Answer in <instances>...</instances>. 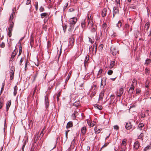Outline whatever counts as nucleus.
Here are the masks:
<instances>
[{"label": "nucleus", "instance_id": "1", "mask_svg": "<svg viewBox=\"0 0 151 151\" xmlns=\"http://www.w3.org/2000/svg\"><path fill=\"white\" fill-rule=\"evenodd\" d=\"M77 21V19L76 17H72L70 19V28L69 30V31H72L73 29L74 26Z\"/></svg>", "mask_w": 151, "mask_h": 151}, {"label": "nucleus", "instance_id": "2", "mask_svg": "<svg viewBox=\"0 0 151 151\" xmlns=\"http://www.w3.org/2000/svg\"><path fill=\"white\" fill-rule=\"evenodd\" d=\"M97 35V33L96 31V29L95 28H93L91 30V32L90 33V35L92 38H94V37H95V38L96 40H99V38L98 37H96Z\"/></svg>", "mask_w": 151, "mask_h": 151}, {"label": "nucleus", "instance_id": "3", "mask_svg": "<svg viewBox=\"0 0 151 151\" xmlns=\"http://www.w3.org/2000/svg\"><path fill=\"white\" fill-rule=\"evenodd\" d=\"M132 127V125L130 122H128L126 123L125 128L127 130L131 129Z\"/></svg>", "mask_w": 151, "mask_h": 151}, {"label": "nucleus", "instance_id": "4", "mask_svg": "<svg viewBox=\"0 0 151 151\" xmlns=\"http://www.w3.org/2000/svg\"><path fill=\"white\" fill-rule=\"evenodd\" d=\"M89 58V56L87 55L85 57V59L84 61V65L85 68L88 65V63Z\"/></svg>", "mask_w": 151, "mask_h": 151}, {"label": "nucleus", "instance_id": "5", "mask_svg": "<svg viewBox=\"0 0 151 151\" xmlns=\"http://www.w3.org/2000/svg\"><path fill=\"white\" fill-rule=\"evenodd\" d=\"M140 146V144L139 142L138 141H136L134 144V150H137Z\"/></svg>", "mask_w": 151, "mask_h": 151}, {"label": "nucleus", "instance_id": "6", "mask_svg": "<svg viewBox=\"0 0 151 151\" xmlns=\"http://www.w3.org/2000/svg\"><path fill=\"white\" fill-rule=\"evenodd\" d=\"M124 92L123 89V88H120L119 90V91L118 92L117 95L118 96L120 97L122 95Z\"/></svg>", "mask_w": 151, "mask_h": 151}, {"label": "nucleus", "instance_id": "7", "mask_svg": "<svg viewBox=\"0 0 151 151\" xmlns=\"http://www.w3.org/2000/svg\"><path fill=\"white\" fill-rule=\"evenodd\" d=\"M131 86L132 87L130 88L128 92L129 93L131 94L133 93L134 91V84H132Z\"/></svg>", "mask_w": 151, "mask_h": 151}, {"label": "nucleus", "instance_id": "8", "mask_svg": "<svg viewBox=\"0 0 151 151\" xmlns=\"http://www.w3.org/2000/svg\"><path fill=\"white\" fill-rule=\"evenodd\" d=\"M119 13V10L116 8L114 7L113 12V17H114L115 15Z\"/></svg>", "mask_w": 151, "mask_h": 151}, {"label": "nucleus", "instance_id": "9", "mask_svg": "<svg viewBox=\"0 0 151 151\" xmlns=\"http://www.w3.org/2000/svg\"><path fill=\"white\" fill-rule=\"evenodd\" d=\"M86 129L85 126L82 127L81 129V132L84 135L86 134Z\"/></svg>", "mask_w": 151, "mask_h": 151}, {"label": "nucleus", "instance_id": "10", "mask_svg": "<svg viewBox=\"0 0 151 151\" xmlns=\"http://www.w3.org/2000/svg\"><path fill=\"white\" fill-rule=\"evenodd\" d=\"M107 9L106 8H104L102 12V16L103 17H105L106 14V12Z\"/></svg>", "mask_w": 151, "mask_h": 151}, {"label": "nucleus", "instance_id": "11", "mask_svg": "<svg viewBox=\"0 0 151 151\" xmlns=\"http://www.w3.org/2000/svg\"><path fill=\"white\" fill-rule=\"evenodd\" d=\"M93 22L91 19L89 20L88 23V26L89 27H91L93 25Z\"/></svg>", "mask_w": 151, "mask_h": 151}, {"label": "nucleus", "instance_id": "12", "mask_svg": "<svg viewBox=\"0 0 151 151\" xmlns=\"http://www.w3.org/2000/svg\"><path fill=\"white\" fill-rule=\"evenodd\" d=\"M104 91H101L99 94V99L100 100L102 99H103V96H104Z\"/></svg>", "mask_w": 151, "mask_h": 151}, {"label": "nucleus", "instance_id": "13", "mask_svg": "<svg viewBox=\"0 0 151 151\" xmlns=\"http://www.w3.org/2000/svg\"><path fill=\"white\" fill-rule=\"evenodd\" d=\"M16 54V52L15 51V50H14V51L12 52V55L11 57V58L10 61H12L11 59L12 58V60H13V59H14V57L15 56Z\"/></svg>", "mask_w": 151, "mask_h": 151}, {"label": "nucleus", "instance_id": "14", "mask_svg": "<svg viewBox=\"0 0 151 151\" xmlns=\"http://www.w3.org/2000/svg\"><path fill=\"white\" fill-rule=\"evenodd\" d=\"M11 104V101H8L6 103V109L8 111Z\"/></svg>", "mask_w": 151, "mask_h": 151}, {"label": "nucleus", "instance_id": "15", "mask_svg": "<svg viewBox=\"0 0 151 151\" xmlns=\"http://www.w3.org/2000/svg\"><path fill=\"white\" fill-rule=\"evenodd\" d=\"M9 27L8 28L12 29L14 27V23L12 21L9 22Z\"/></svg>", "mask_w": 151, "mask_h": 151}, {"label": "nucleus", "instance_id": "16", "mask_svg": "<svg viewBox=\"0 0 151 151\" xmlns=\"http://www.w3.org/2000/svg\"><path fill=\"white\" fill-rule=\"evenodd\" d=\"M17 87L16 86H14V95L15 96L17 93Z\"/></svg>", "mask_w": 151, "mask_h": 151}, {"label": "nucleus", "instance_id": "17", "mask_svg": "<svg viewBox=\"0 0 151 151\" xmlns=\"http://www.w3.org/2000/svg\"><path fill=\"white\" fill-rule=\"evenodd\" d=\"M73 126V124L72 122H69L68 123L67 125L66 126V127L67 128H69Z\"/></svg>", "mask_w": 151, "mask_h": 151}, {"label": "nucleus", "instance_id": "18", "mask_svg": "<svg viewBox=\"0 0 151 151\" xmlns=\"http://www.w3.org/2000/svg\"><path fill=\"white\" fill-rule=\"evenodd\" d=\"M12 29L8 28V35L10 37L12 36Z\"/></svg>", "mask_w": 151, "mask_h": 151}, {"label": "nucleus", "instance_id": "19", "mask_svg": "<svg viewBox=\"0 0 151 151\" xmlns=\"http://www.w3.org/2000/svg\"><path fill=\"white\" fill-rule=\"evenodd\" d=\"M71 73V71H70L69 72V73L68 74V76L66 78V79L65 80V83L67 82H68V80H69L70 78V76Z\"/></svg>", "mask_w": 151, "mask_h": 151}, {"label": "nucleus", "instance_id": "20", "mask_svg": "<svg viewBox=\"0 0 151 151\" xmlns=\"http://www.w3.org/2000/svg\"><path fill=\"white\" fill-rule=\"evenodd\" d=\"M150 23L149 22H147L145 24V28L146 27V26L147 27L146 28V30L147 31L150 27Z\"/></svg>", "mask_w": 151, "mask_h": 151}, {"label": "nucleus", "instance_id": "21", "mask_svg": "<svg viewBox=\"0 0 151 151\" xmlns=\"http://www.w3.org/2000/svg\"><path fill=\"white\" fill-rule=\"evenodd\" d=\"M115 62L114 61H111L110 64L109 68H113Z\"/></svg>", "mask_w": 151, "mask_h": 151}, {"label": "nucleus", "instance_id": "22", "mask_svg": "<svg viewBox=\"0 0 151 151\" xmlns=\"http://www.w3.org/2000/svg\"><path fill=\"white\" fill-rule=\"evenodd\" d=\"M14 12H13L12 14L10 16V18L9 19V22H10V21H12L13 19V18L14 17Z\"/></svg>", "mask_w": 151, "mask_h": 151}, {"label": "nucleus", "instance_id": "23", "mask_svg": "<svg viewBox=\"0 0 151 151\" xmlns=\"http://www.w3.org/2000/svg\"><path fill=\"white\" fill-rule=\"evenodd\" d=\"M144 126V124L143 123H140L138 126V128L140 130L142 129V128Z\"/></svg>", "mask_w": 151, "mask_h": 151}, {"label": "nucleus", "instance_id": "24", "mask_svg": "<svg viewBox=\"0 0 151 151\" xmlns=\"http://www.w3.org/2000/svg\"><path fill=\"white\" fill-rule=\"evenodd\" d=\"M14 66H12L11 68L10 73H14Z\"/></svg>", "mask_w": 151, "mask_h": 151}, {"label": "nucleus", "instance_id": "25", "mask_svg": "<svg viewBox=\"0 0 151 151\" xmlns=\"http://www.w3.org/2000/svg\"><path fill=\"white\" fill-rule=\"evenodd\" d=\"M101 130V129H99L97 127H96L95 128V131L96 132H97V133H99L100 132V131Z\"/></svg>", "mask_w": 151, "mask_h": 151}, {"label": "nucleus", "instance_id": "26", "mask_svg": "<svg viewBox=\"0 0 151 151\" xmlns=\"http://www.w3.org/2000/svg\"><path fill=\"white\" fill-rule=\"evenodd\" d=\"M95 108L98 109L99 110H101L102 109V107L101 106H99L97 105H96Z\"/></svg>", "mask_w": 151, "mask_h": 151}, {"label": "nucleus", "instance_id": "27", "mask_svg": "<svg viewBox=\"0 0 151 151\" xmlns=\"http://www.w3.org/2000/svg\"><path fill=\"white\" fill-rule=\"evenodd\" d=\"M47 14L46 13H42L41 14V17L42 18L47 16Z\"/></svg>", "mask_w": 151, "mask_h": 151}, {"label": "nucleus", "instance_id": "28", "mask_svg": "<svg viewBox=\"0 0 151 151\" xmlns=\"http://www.w3.org/2000/svg\"><path fill=\"white\" fill-rule=\"evenodd\" d=\"M151 61V60L150 59L146 60L145 64L148 65L150 63Z\"/></svg>", "mask_w": 151, "mask_h": 151}, {"label": "nucleus", "instance_id": "29", "mask_svg": "<svg viewBox=\"0 0 151 151\" xmlns=\"http://www.w3.org/2000/svg\"><path fill=\"white\" fill-rule=\"evenodd\" d=\"M14 73H10V79L11 80L13 79L14 78Z\"/></svg>", "mask_w": 151, "mask_h": 151}, {"label": "nucleus", "instance_id": "30", "mask_svg": "<svg viewBox=\"0 0 151 151\" xmlns=\"http://www.w3.org/2000/svg\"><path fill=\"white\" fill-rule=\"evenodd\" d=\"M144 136V135L143 133H141L140 135L139 136L138 139H142V140H143V137Z\"/></svg>", "mask_w": 151, "mask_h": 151}, {"label": "nucleus", "instance_id": "31", "mask_svg": "<svg viewBox=\"0 0 151 151\" xmlns=\"http://www.w3.org/2000/svg\"><path fill=\"white\" fill-rule=\"evenodd\" d=\"M132 84H134V85L135 84V85H137V81L136 79L134 78L133 79V81H132Z\"/></svg>", "mask_w": 151, "mask_h": 151}, {"label": "nucleus", "instance_id": "32", "mask_svg": "<svg viewBox=\"0 0 151 151\" xmlns=\"http://www.w3.org/2000/svg\"><path fill=\"white\" fill-rule=\"evenodd\" d=\"M126 139H124L122 140V145L125 146L126 145Z\"/></svg>", "mask_w": 151, "mask_h": 151}, {"label": "nucleus", "instance_id": "33", "mask_svg": "<svg viewBox=\"0 0 151 151\" xmlns=\"http://www.w3.org/2000/svg\"><path fill=\"white\" fill-rule=\"evenodd\" d=\"M84 83H82L79 86V88L80 89H83L84 88Z\"/></svg>", "mask_w": 151, "mask_h": 151}, {"label": "nucleus", "instance_id": "34", "mask_svg": "<svg viewBox=\"0 0 151 151\" xmlns=\"http://www.w3.org/2000/svg\"><path fill=\"white\" fill-rule=\"evenodd\" d=\"M117 26L119 28L120 27H121L122 26V23L120 21H119V22H118V23L116 24Z\"/></svg>", "mask_w": 151, "mask_h": 151}, {"label": "nucleus", "instance_id": "35", "mask_svg": "<svg viewBox=\"0 0 151 151\" xmlns=\"http://www.w3.org/2000/svg\"><path fill=\"white\" fill-rule=\"evenodd\" d=\"M38 74V73L37 71L36 72V73L35 74L34 76V79L33 80V81H34L35 80L36 77H37Z\"/></svg>", "mask_w": 151, "mask_h": 151}, {"label": "nucleus", "instance_id": "36", "mask_svg": "<svg viewBox=\"0 0 151 151\" xmlns=\"http://www.w3.org/2000/svg\"><path fill=\"white\" fill-rule=\"evenodd\" d=\"M3 106V102L2 100H0V109Z\"/></svg>", "mask_w": 151, "mask_h": 151}, {"label": "nucleus", "instance_id": "37", "mask_svg": "<svg viewBox=\"0 0 151 151\" xmlns=\"http://www.w3.org/2000/svg\"><path fill=\"white\" fill-rule=\"evenodd\" d=\"M113 73V71L111 70H108L107 73L109 75H111Z\"/></svg>", "mask_w": 151, "mask_h": 151}, {"label": "nucleus", "instance_id": "38", "mask_svg": "<svg viewBox=\"0 0 151 151\" xmlns=\"http://www.w3.org/2000/svg\"><path fill=\"white\" fill-rule=\"evenodd\" d=\"M81 27L82 28H84L85 26V22L84 21H83L81 24Z\"/></svg>", "mask_w": 151, "mask_h": 151}, {"label": "nucleus", "instance_id": "39", "mask_svg": "<svg viewBox=\"0 0 151 151\" xmlns=\"http://www.w3.org/2000/svg\"><path fill=\"white\" fill-rule=\"evenodd\" d=\"M45 129V127H44V128H43L42 129V130L41 132V133L40 134V135H41V134H42V137L44 135V133L43 132H44Z\"/></svg>", "mask_w": 151, "mask_h": 151}, {"label": "nucleus", "instance_id": "40", "mask_svg": "<svg viewBox=\"0 0 151 151\" xmlns=\"http://www.w3.org/2000/svg\"><path fill=\"white\" fill-rule=\"evenodd\" d=\"M102 26L104 29H105L106 28L107 24L105 22H104Z\"/></svg>", "mask_w": 151, "mask_h": 151}, {"label": "nucleus", "instance_id": "41", "mask_svg": "<svg viewBox=\"0 0 151 151\" xmlns=\"http://www.w3.org/2000/svg\"><path fill=\"white\" fill-rule=\"evenodd\" d=\"M88 125L89 126L91 127H93L94 125V124L93 123L91 122H88Z\"/></svg>", "mask_w": 151, "mask_h": 151}, {"label": "nucleus", "instance_id": "42", "mask_svg": "<svg viewBox=\"0 0 151 151\" xmlns=\"http://www.w3.org/2000/svg\"><path fill=\"white\" fill-rule=\"evenodd\" d=\"M116 3H117V6H119L120 2V0H116Z\"/></svg>", "mask_w": 151, "mask_h": 151}, {"label": "nucleus", "instance_id": "43", "mask_svg": "<svg viewBox=\"0 0 151 151\" xmlns=\"http://www.w3.org/2000/svg\"><path fill=\"white\" fill-rule=\"evenodd\" d=\"M114 129L117 130L119 129V127L118 125H115L114 127Z\"/></svg>", "mask_w": 151, "mask_h": 151}, {"label": "nucleus", "instance_id": "44", "mask_svg": "<svg viewBox=\"0 0 151 151\" xmlns=\"http://www.w3.org/2000/svg\"><path fill=\"white\" fill-rule=\"evenodd\" d=\"M89 41L91 42V43H93L94 41V39H93V40H92L91 38H89Z\"/></svg>", "mask_w": 151, "mask_h": 151}, {"label": "nucleus", "instance_id": "45", "mask_svg": "<svg viewBox=\"0 0 151 151\" xmlns=\"http://www.w3.org/2000/svg\"><path fill=\"white\" fill-rule=\"evenodd\" d=\"M103 70L102 69H101L99 70L98 74V75H99L100 74H101Z\"/></svg>", "mask_w": 151, "mask_h": 151}, {"label": "nucleus", "instance_id": "46", "mask_svg": "<svg viewBox=\"0 0 151 151\" xmlns=\"http://www.w3.org/2000/svg\"><path fill=\"white\" fill-rule=\"evenodd\" d=\"M44 8L42 7H41L39 9V10L41 12H43L44 11Z\"/></svg>", "mask_w": 151, "mask_h": 151}, {"label": "nucleus", "instance_id": "47", "mask_svg": "<svg viewBox=\"0 0 151 151\" xmlns=\"http://www.w3.org/2000/svg\"><path fill=\"white\" fill-rule=\"evenodd\" d=\"M136 91V92L137 94L139 93L141 91L140 90L139 88L137 89Z\"/></svg>", "mask_w": 151, "mask_h": 151}, {"label": "nucleus", "instance_id": "48", "mask_svg": "<svg viewBox=\"0 0 151 151\" xmlns=\"http://www.w3.org/2000/svg\"><path fill=\"white\" fill-rule=\"evenodd\" d=\"M45 103L48 102L49 101L48 100L47 97L46 96H45Z\"/></svg>", "mask_w": 151, "mask_h": 151}, {"label": "nucleus", "instance_id": "49", "mask_svg": "<svg viewBox=\"0 0 151 151\" xmlns=\"http://www.w3.org/2000/svg\"><path fill=\"white\" fill-rule=\"evenodd\" d=\"M67 28V26L66 25H65L64 26H63V29L64 31V32H65L66 29Z\"/></svg>", "mask_w": 151, "mask_h": 151}, {"label": "nucleus", "instance_id": "50", "mask_svg": "<svg viewBox=\"0 0 151 151\" xmlns=\"http://www.w3.org/2000/svg\"><path fill=\"white\" fill-rule=\"evenodd\" d=\"M69 131V130H68L66 131L65 132V137L66 138V139H68V133Z\"/></svg>", "mask_w": 151, "mask_h": 151}, {"label": "nucleus", "instance_id": "51", "mask_svg": "<svg viewBox=\"0 0 151 151\" xmlns=\"http://www.w3.org/2000/svg\"><path fill=\"white\" fill-rule=\"evenodd\" d=\"M23 60H24V59H23L22 58L21 59L20 61L19 62V64L20 65H22V62L23 61Z\"/></svg>", "mask_w": 151, "mask_h": 151}, {"label": "nucleus", "instance_id": "52", "mask_svg": "<svg viewBox=\"0 0 151 151\" xmlns=\"http://www.w3.org/2000/svg\"><path fill=\"white\" fill-rule=\"evenodd\" d=\"M125 27L127 29L129 27V24H125Z\"/></svg>", "mask_w": 151, "mask_h": 151}, {"label": "nucleus", "instance_id": "53", "mask_svg": "<svg viewBox=\"0 0 151 151\" xmlns=\"http://www.w3.org/2000/svg\"><path fill=\"white\" fill-rule=\"evenodd\" d=\"M46 104V108H47L49 106V101L48 102L45 103Z\"/></svg>", "mask_w": 151, "mask_h": 151}, {"label": "nucleus", "instance_id": "54", "mask_svg": "<svg viewBox=\"0 0 151 151\" xmlns=\"http://www.w3.org/2000/svg\"><path fill=\"white\" fill-rule=\"evenodd\" d=\"M31 2V0H27V1L26 4L27 5L29 4Z\"/></svg>", "mask_w": 151, "mask_h": 151}, {"label": "nucleus", "instance_id": "55", "mask_svg": "<svg viewBox=\"0 0 151 151\" xmlns=\"http://www.w3.org/2000/svg\"><path fill=\"white\" fill-rule=\"evenodd\" d=\"M60 96V93H58V94L57 97V101H58L59 100V96Z\"/></svg>", "mask_w": 151, "mask_h": 151}, {"label": "nucleus", "instance_id": "56", "mask_svg": "<svg viewBox=\"0 0 151 151\" xmlns=\"http://www.w3.org/2000/svg\"><path fill=\"white\" fill-rule=\"evenodd\" d=\"M22 47L21 45L19 46V52H22Z\"/></svg>", "mask_w": 151, "mask_h": 151}, {"label": "nucleus", "instance_id": "57", "mask_svg": "<svg viewBox=\"0 0 151 151\" xmlns=\"http://www.w3.org/2000/svg\"><path fill=\"white\" fill-rule=\"evenodd\" d=\"M70 44L71 45H73V41L72 39H71L70 41Z\"/></svg>", "mask_w": 151, "mask_h": 151}, {"label": "nucleus", "instance_id": "58", "mask_svg": "<svg viewBox=\"0 0 151 151\" xmlns=\"http://www.w3.org/2000/svg\"><path fill=\"white\" fill-rule=\"evenodd\" d=\"M129 8H132L133 9H135V7L134 6H130Z\"/></svg>", "mask_w": 151, "mask_h": 151}, {"label": "nucleus", "instance_id": "59", "mask_svg": "<svg viewBox=\"0 0 151 151\" xmlns=\"http://www.w3.org/2000/svg\"><path fill=\"white\" fill-rule=\"evenodd\" d=\"M2 47H4L5 46V44L4 43L2 42L1 44L0 45Z\"/></svg>", "mask_w": 151, "mask_h": 151}, {"label": "nucleus", "instance_id": "60", "mask_svg": "<svg viewBox=\"0 0 151 151\" xmlns=\"http://www.w3.org/2000/svg\"><path fill=\"white\" fill-rule=\"evenodd\" d=\"M110 97H111V100H112L113 99H114V95H111L110 96Z\"/></svg>", "mask_w": 151, "mask_h": 151}, {"label": "nucleus", "instance_id": "61", "mask_svg": "<svg viewBox=\"0 0 151 151\" xmlns=\"http://www.w3.org/2000/svg\"><path fill=\"white\" fill-rule=\"evenodd\" d=\"M25 144H24L22 147V151H24V147H25Z\"/></svg>", "mask_w": 151, "mask_h": 151}, {"label": "nucleus", "instance_id": "62", "mask_svg": "<svg viewBox=\"0 0 151 151\" xmlns=\"http://www.w3.org/2000/svg\"><path fill=\"white\" fill-rule=\"evenodd\" d=\"M99 47L101 49H102L103 47V45L102 44H101L99 45Z\"/></svg>", "mask_w": 151, "mask_h": 151}, {"label": "nucleus", "instance_id": "63", "mask_svg": "<svg viewBox=\"0 0 151 151\" xmlns=\"http://www.w3.org/2000/svg\"><path fill=\"white\" fill-rule=\"evenodd\" d=\"M108 144L107 143L105 144L102 147H106L107 145Z\"/></svg>", "mask_w": 151, "mask_h": 151}, {"label": "nucleus", "instance_id": "64", "mask_svg": "<svg viewBox=\"0 0 151 151\" xmlns=\"http://www.w3.org/2000/svg\"><path fill=\"white\" fill-rule=\"evenodd\" d=\"M90 147L89 146H87V148H86V149H87V151H88L90 149Z\"/></svg>", "mask_w": 151, "mask_h": 151}]
</instances>
